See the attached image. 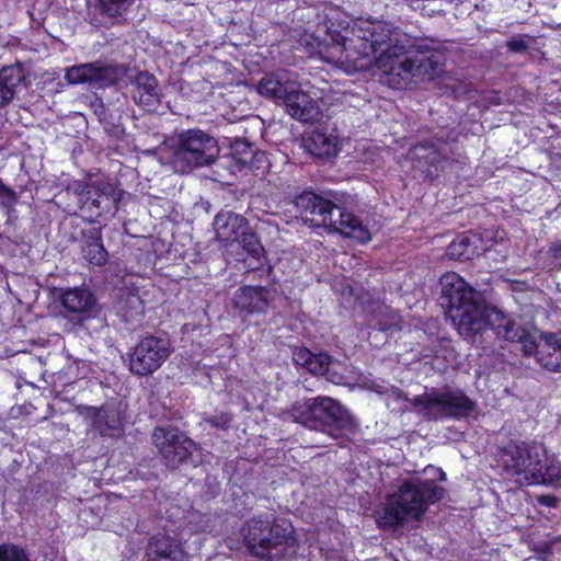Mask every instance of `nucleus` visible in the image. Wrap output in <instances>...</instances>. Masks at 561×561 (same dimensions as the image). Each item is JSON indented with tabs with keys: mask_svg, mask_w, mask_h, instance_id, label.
Returning <instances> with one entry per match:
<instances>
[{
	"mask_svg": "<svg viewBox=\"0 0 561 561\" xmlns=\"http://www.w3.org/2000/svg\"><path fill=\"white\" fill-rule=\"evenodd\" d=\"M400 316L389 307H382L380 317L377 319L376 325L381 331H392L400 329Z\"/></svg>",
	"mask_w": 561,
	"mask_h": 561,
	"instance_id": "31",
	"label": "nucleus"
},
{
	"mask_svg": "<svg viewBox=\"0 0 561 561\" xmlns=\"http://www.w3.org/2000/svg\"><path fill=\"white\" fill-rule=\"evenodd\" d=\"M0 561H28L23 549L13 545L0 546Z\"/></svg>",
	"mask_w": 561,
	"mask_h": 561,
	"instance_id": "36",
	"label": "nucleus"
},
{
	"mask_svg": "<svg viewBox=\"0 0 561 561\" xmlns=\"http://www.w3.org/2000/svg\"><path fill=\"white\" fill-rule=\"evenodd\" d=\"M233 415L229 412L216 411L215 414H204L202 422L210 425L213 428L227 431L229 430Z\"/></svg>",
	"mask_w": 561,
	"mask_h": 561,
	"instance_id": "32",
	"label": "nucleus"
},
{
	"mask_svg": "<svg viewBox=\"0 0 561 561\" xmlns=\"http://www.w3.org/2000/svg\"><path fill=\"white\" fill-rule=\"evenodd\" d=\"M247 228V219L230 210H221L214 219L216 237L221 241L236 242Z\"/></svg>",
	"mask_w": 561,
	"mask_h": 561,
	"instance_id": "21",
	"label": "nucleus"
},
{
	"mask_svg": "<svg viewBox=\"0 0 561 561\" xmlns=\"http://www.w3.org/2000/svg\"><path fill=\"white\" fill-rule=\"evenodd\" d=\"M60 301L68 312L81 316H90L96 306V300L92 293L79 287L65 291L60 296Z\"/></svg>",
	"mask_w": 561,
	"mask_h": 561,
	"instance_id": "23",
	"label": "nucleus"
},
{
	"mask_svg": "<svg viewBox=\"0 0 561 561\" xmlns=\"http://www.w3.org/2000/svg\"><path fill=\"white\" fill-rule=\"evenodd\" d=\"M147 561H185L186 553L180 540L158 534L153 536L147 547Z\"/></svg>",
	"mask_w": 561,
	"mask_h": 561,
	"instance_id": "18",
	"label": "nucleus"
},
{
	"mask_svg": "<svg viewBox=\"0 0 561 561\" xmlns=\"http://www.w3.org/2000/svg\"><path fill=\"white\" fill-rule=\"evenodd\" d=\"M331 364V357L328 354H313L307 366V370L313 375H323L328 371Z\"/></svg>",
	"mask_w": 561,
	"mask_h": 561,
	"instance_id": "33",
	"label": "nucleus"
},
{
	"mask_svg": "<svg viewBox=\"0 0 561 561\" xmlns=\"http://www.w3.org/2000/svg\"><path fill=\"white\" fill-rule=\"evenodd\" d=\"M241 533L252 554L268 561H276L295 552L296 539L289 522L264 513L248 519Z\"/></svg>",
	"mask_w": 561,
	"mask_h": 561,
	"instance_id": "5",
	"label": "nucleus"
},
{
	"mask_svg": "<svg viewBox=\"0 0 561 561\" xmlns=\"http://www.w3.org/2000/svg\"><path fill=\"white\" fill-rule=\"evenodd\" d=\"M280 417L327 434L332 439H340L344 431H350L355 425L348 411L330 397L297 401L291 409L283 411Z\"/></svg>",
	"mask_w": 561,
	"mask_h": 561,
	"instance_id": "6",
	"label": "nucleus"
},
{
	"mask_svg": "<svg viewBox=\"0 0 561 561\" xmlns=\"http://www.w3.org/2000/svg\"><path fill=\"white\" fill-rule=\"evenodd\" d=\"M179 140H213V137L199 129H187L180 133Z\"/></svg>",
	"mask_w": 561,
	"mask_h": 561,
	"instance_id": "38",
	"label": "nucleus"
},
{
	"mask_svg": "<svg viewBox=\"0 0 561 561\" xmlns=\"http://www.w3.org/2000/svg\"><path fill=\"white\" fill-rule=\"evenodd\" d=\"M15 201L16 194L0 180V204L9 210Z\"/></svg>",
	"mask_w": 561,
	"mask_h": 561,
	"instance_id": "37",
	"label": "nucleus"
},
{
	"mask_svg": "<svg viewBox=\"0 0 561 561\" xmlns=\"http://www.w3.org/2000/svg\"><path fill=\"white\" fill-rule=\"evenodd\" d=\"M431 469H432V470H434V471H436V472L438 473V479H439L440 481L446 480V474H445V472H444L443 470H440V469H435V468H431Z\"/></svg>",
	"mask_w": 561,
	"mask_h": 561,
	"instance_id": "44",
	"label": "nucleus"
},
{
	"mask_svg": "<svg viewBox=\"0 0 561 561\" xmlns=\"http://www.w3.org/2000/svg\"><path fill=\"white\" fill-rule=\"evenodd\" d=\"M490 328L496 337L508 342H520L524 344L526 340H534L513 316L505 313L496 307H489Z\"/></svg>",
	"mask_w": 561,
	"mask_h": 561,
	"instance_id": "17",
	"label": "nucleus"
},
{
	"mask_svg": "<svg viewBox=\"0 0 561 561\" xmlns=\"http://www.w3.org/2000/svg\"><path fill=\"white\" fill-rule=\"evenodd\" d=\"M172 353L165 336L147 335L128 353L129 370L136 376H149L157 371Z\"/></svg>",
	"mask_w": 561,
	"mask_h": 561,
	"instance_id": "9",
	"label": "nucleus"
},
{
	"mask_svg": "<svg viewBox=\"0 0 561 561\" xmlns=\"http://www.w3.org/2000/svg\"><path fill=\"white\" fill-rule=\"evenodd\" d=\"M489 307L477 300L456 310L453 316L458 333L467 341L477 343L488 329Z\"/></svg>",
	"mask_w": 561,
	"mask_h": 561,
	"instance_id": "13",
	"label": "nucleus"
},
{
	"mask_svg": "<svg viewBox=\"0 0 561 561\" xmlns=\"http://www.w3.org/2000/svg\"><path fill=\"white\" fill-rule=\"evenodd\" d=\"M312 357V353L308 348H296L293 352V360L296 365L307 368Z\"/></svg>",
	"mask_w": 561,
	"mask_h": 561,
	"instance_id": "39",
	"label": "nucleus"
},
{
	"mask_svg": "<svg viewBox=\"0 0 561 561\" xmlns=\"http://www.w3.org/2000/svg\"><path fill=\"white\" fill-rule=\"evenodd\" d=\"M440 305L450 311L463 308L473 302L474 289L457 273L448 272L439 279Z\"/></svg>",
	"mask_w": 561,
	"mask_h": 561,
	"instance_id": "15",
	"label": "nucleus"
},
{
	"mask_svg": "<svg viewBox=\"0 0 561 561\" xmlns=\"http://www.w3.org/2000/svg\"><path fill=\"white\" fill-rule=\"evenodd\" d=\"M535 38L530 35H515L506 42V47L511 53L520 54L530 48Z\"/></svg>",
	"mask_w": 561,
	"mask_h": 561,
	"instance_id": "35",
	"label": "nucleus"
},
{
	"mask_svg": "<svg viewBox=\"0 0 561 561\" xmlns=\"http://www.w3.org/2000/svg\"><path fill=\"white\" fill-rule=\"evenodd\" d=\"M392 393L396 394L398 398H400V393L396 390H392Z\"/></svg>",
	"mask_w": 561,
	"mask_h": 561,
	"instance_id": "45",
	"label": "nucleus"
},
{
	"mask_svg": "<svg viewBox=\"0 0 561 561\" xmlns=\"http://www.w3.org/2000/svg\"><path fill=\"white\" fill-rule=\"evenodd\" d=\"M548 253L553 259L557 265H561V242L551 245Z\"/></svg>",
	"mask_w": 561,
	"mask_h": 561,
	"instance_id": "41",
	"label": "nucleus"
},
{
	"mask_svg": "<svg viewBox=\"0 0 561 561\" xmlns=\"http://www.w3.org/2000/svg\"><path fill=\"white\" fill-rule=\"evenodd\" d=\"M135 0H100V7L107 16L116 18L125 14Z\"/></svg>",
	"mask_w": 561,
	"mask_h": 561,
	"instance_id": "30",
	"label": "nucleus"
},
{
	"mask_svg": "<svg viewBox=\"0 0 561 561\" xmlns=\"http://www.w3.org/2000/svg\"><path fill=\"white\" fill-rule=\"evenodd\" d=\"M283 105L293 118L300 122H311L320 114L318 102L302 91L298 82H296V89H293Z\"/></svg>",
	"mask_w": 561,
	"mask_h": 561,
	"instance_id": "19",
	"label": "nucleus"
},
{
	"mask_svg": "<svg viewBox=\"0 0 561 561\" xmlns=\"http://www.w3.org/2000/svg\"><path fill=\"white\" fill-rule=\"evenodd\" d=\"M93 426L102 436H116L123 431V415L118 408L105 405L94 410Z\"/></svg>",
	"mask_w": 561,
	"mask_h": 561,
	"instance_id": "24",
	"label": "nucleus"
},
{
	"mask_svg": "<svg viewBox=\"0 0 561 561\" xmlns=\"http://www.w3.org/2000/svg\"><path fill=\"white\" fill-rule=\"evenodd\" d=\"M192 144L173 142L171 146L168 159L175 171L185 173L193 167L210 163L218 152V149L211 150L216 147L217 142H211L213 146L208 148L209 152L201 148L203 142H195L198 146H192Z\"/></svg>",
	"mask_w": 561,
	"mask_h": 561,
	"instance_id": "14",
	"label": "nucleus"
},
{
	"mask_svg": "<svg viewBox=\"0 0 561 561\" xmlns=\"http://www.w3.org/2000/svg\"><path fill=\"white\" fill-rule=\"evenodd\" d=\"M230 148L236 153L242 154L239 159L242 163H250L253 158L259 156L254 142H230ZM260 156H263V153H260Z\"/></svg>",
	"mask_w": 561,
	"mask_h": 561,
	"instance_id": "34",
	"label": "nucleus"
},
{
	"mask_svg": "<svg viewBox=\"0 0 561 561\" xmlns=\"http://www.w3.org/2000/svg\"><path fill=\"white\" fill-rule=\"evenodd\" d=\"M524 355L534 356L545 369L553 373L561 371V332H541L540 341L526 340Z\"/></svg>",
	"mask_w": 561,
	"mask_h": 561,
	"instance_id": "12",
	"label": "nucleus"
},
{
	"mask_svg": "<svg viewBox=\"0 0 561 561\" xmlns=\"http://www.w3.org/2000/svg\"><path fill=\"white\" fill-rule=\"evenodd\" d=\"M239 247L245 251L248 257H242V261L248 263L250 270H257L263 264V247L260 243L257 236L249 230V227L242 232L240 239L236 241Z\"/></svg>",
	"mask_w": 561,
	"mask_h": 561,
	"instance_id": "27",
	"label": "nucleus"
},
{
	"mask_svg": "<svg viewBox=\"0 0 561 561\" xmlns=\"http://www.w3.org/2000/svg\"><path fill=\"white\" fill-rule=\"evenodd\" d=\"M301 148L323 161L334 158L341 150L339 142H301Z\"/></svg>",
	"mask_w": 561,
	"mask_h": 561,
	"instance_id": "29",
	"label": "nucleus"
},
{
	"mask_svg": "<svg viewBox=\"0 0 561 561\" xmlns=\"http://www.w3.org/2000/svg\"><path fill=\"white\" fill-rule=\"evenodd\" d=\"M82 254L93 265L101 266L106 263L107 251L102 243L99 228L93 227L83 233Z\"/></svg>",
	"mask_w": 561,
	"mask_h": 561,
	"instance_id": "25",
	"label": "nucleus"
},
{
	"mask_svg": "<svg viewBox=\"0 0 561 561\" xmlns=\"http://www.w3.org/2000/svg\"><path fill=\"white\" fill-rule=\"evenodd\" d=\"M352 35L333 45L328 61L364 68L367 62L359 60L374 56L376 68L397 89L417 80H433L443 71L444 53L433 38L411 36L388 22L369 20L354 23Z\"/></svg>",
	"mask_w": 561,
	"mask_h": 561,
	"instance_id": "1",
	"label": "nucleus"
},
{
	"mask_svg": "<svg viewBox=\"0 0 561 561\" xmlns=\"http://www.w3.org/2000/svg\"><path fill=\"white\" fill-rule=\"evenodd\" d=\"M445 495L444 488L433 480L412 478L402 482L398 490L389 494L378 514L380 528H397L409 522L420 519L430 504Z\"/></svg>",
	"mask_w": 561,
	"mask_h": 561,
	"instance_id": "3",
	"label": "nucleus"
},
{
	"mask_svg": "<svg viewBox=\"0 0 561 561\" xmlns=\"http://www.w3.org/2000/svg\"><path fill=\"white\" fill-rule=\"evenodd\" d=\"M67 192L77 197L80 209L87 210L90 217H99L110 211L121 199V191L104 175L90 174L85 182L73 181L68 185Z\"/></svg>",
	"mask_w": 561,
	"mask_h": 561,
	"instance_id": "8",
	"label": "nucleus"
},
{
	"mask_svg": "<svg viewBox=\"0 0 561 561\" xmlns=\"http://www.w3.org/2000/svg\"><path fill=\"white\" fill-rule=\"evenodd\" d=\"M296 82L286 72L266 75L259 81L256 91L260 95L271 99L277 104H284L293 89H296Z\"/></svg>",
	"mask_w": 561,
	"mask_h": 561,
	"instance_id": "20",
	"label": "nucleus"
},
{
	"mask_svg": "<svg viewBox=\"0 0 561 561\" xmlns=\"http://www.w3.org/2000/svg\"><path fill=\"white\" fill-rule=\"evenodd\" d=\"M368 388L374 391V392H377L379 394H382V393H387L389 388H388V385H386L383 381L381 382H377V381H373Z\"/></svg>",
	"mask_w": 561,
	"mask_h": 561,
	"instance_id": "43",
	"label": "nucleus"
},
{
	"mask_svg": "<svg viewBox=\"0 0 561 561\" xmlns=\"http://www.w3.org/2000/svg\"><path fill=\"white\" fill-rule=\"evenodd\" d=\"M33 404L31 402L24 403L22 405L12 407L10 410V415L12 417H20L22 415H30L33 412Z\"/></svg>",
	"mask_w": 561,
	"mask_h": 561,
	"instance_id": "40",
	"label": "nucleus"
},
{
	"mask_svg": "<svg viewBox=\"0 0 561 561\" xmlns=\"http://www.w3.org/2000/svg\"><path fill=\"white\" fill-rule=\"evenodd\" d=\"M477 254V247L471 243L467 236H459L451 241L446 250L449 260L466 261L472 259Z\"/></svg>",
	"mask_w": 561,
	"mask_h": 561,
	"instance_id": "28",
	"label": "nucleus"
},
{
	"mask_svg": "<svg viewBox=\"0 0 561 561\" xmlns=\"http://www.w3.org/2000/svg\"><path fill=\"white\" fill-rule=\"evenodd\" d=\"M133 100L151 111L160 103L157 79L148 72H139L134 80Z\"/></svg>",
	"mask_w": 561,
	"mask_h": 561,
	"instance_id": "22",
	"label": "nucleus"
},
{
	"mask_svg": "<svg viewBox=\"0 0 561 561\" xmlns=\"http://www.w3.org/2000/svg\"><path fill=\"white\" fill-rule=\"evenodd\" d=\"M416 414L428 421L461 420L477 408L463 390L450 386L431 388L411 400Z\"/></svg>",
	"mask_w": 561,
	"mask_h": 561,
	"instance_id": "7",
	"label": "nucleus"
},
{
	"mask_svg": "<svg viewBox=\"0 0 561 561\" xmlns=\"http://www.w3.org/2000/svg\"><path fill=\"white\" fill-rule=\"evenodd\" d=\"M538 503L548 507H557L558 500L553 495H541L538 497Z\"/></svg>",
	"mask_w": 561,
	"mask_h": 561,
	"instance_id": "42",
	"label": "nucleus"
},
{
	"mask_svg": "<svg viewBox=\"0 0 561 561\" xmlns=\"http://www.w3.org/2000/svg\"><path fill=\"white\" fill-rule=\"evenodd\" d=\"M126 72L125 66L95 61L68 68L65 78L71 84L87 83L93 89H104L116 84Z\"/></svg>",
	"mask_w": 561,
	"mask_h": 561,
	"instance_id": "10",
	"label": "nucleus"
},
{
	"mask_svg": "<svg viewBox=\"0 0 561 561\" xmlns=\"http://www.w3.org/2000/svg\"><path fill=\"white\" fill-rule=\"evenodd\" d=\"M152 443L170 468H176L186 461L195 449V443L172 426L156 427Z\"/></svg>",
	"mask_w": 561,
	"mask_h": 561,
	"instance_id": "11",
	"label": "nucleus"
},
{
	"mask_svg": "<svg viewBox=\"0 0 561 561\" xmlns=\"http://www.w3.org/2000/svg\"><path fill=\"white\" fill-rule=\"evenodd\" d=\"M497 465L519 484L551 485L561 480V463L537 443L511 440L499 450Z\"/></svg>",
	"mask_w": 561,
	"mask_h": 561,
	"instance_id": "2",
	"label": "nucleus"
},
{
	"mask_svg": "<svg viewBox=\"0 0 561 561\" xmlns=\"http://www.w3.org/2000/svg\"><path fill=\"white\" fill-rule=\"evenodd\" d=\"M23 79L24 76L20 66L4 67L0 70V108L11 102L15 89Z\"/></svg>",
	"mask_w": 561,
	"mask_h": 561,
	"instance_id": "26",
	"label": "nucleus"
},
{
	"mask_svg": "<svg viewBox=\"0 0 561 561\" xmlns=\"http://www.w3.org/2000/svg\"><path fill=\"white\" fill-rule=\"evenodd\" d=\"M333 197L334 201L304 192L296 197L295 207L310 226L329 228L359 243L368 242L371 236L362 220L339 205L335 195Z\"/></svg>",
	"mask_w": 561,
	"mask_h": 561,
	"instance_id": "4",
	"label": "nucleus"
},
{
	"mask_svg": "<svg viewBox=\"0 0 561 561\" xmlns=\"http://www.w3.org/2000/svg\"><path fill=\"white\" fill-rule=\"evenodd\" d=\"M275 298V290L264 286H243L234 293V305L249 313H266Z\"/></svg>",
	"mask_w": 561,
	"mask_h": 561,
	"instance_id": "16",
	"label": "nucleus"
}]
</instances>
